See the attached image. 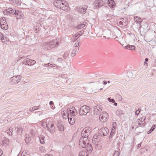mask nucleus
<instances>
[{
    "label": "nucleus",
    "instance_id": "29",
    "mask_svg": "<svg viewBox=\"0 0 156 156\" xmlns=\"http://www.w3.org/2000/svg\"><path fill=\"white\" fill-rule=\"evenodd\" d=\"M134 19L135 21L138 23L141 22L142 21L141 18L138 16L134 17Z\"/></svg>",
    "mask_w": 156,
    "mask_h": 156
},
{
    "label": "nucleus",
    "instance_id": "2",
    "mask_svg": "<svg viewBox=\"0 0 156 156\" xmlns=\"http://www.w3.org/2000/svg\"><path fill=\"white\" fill-rule=\"evenodd\" d=\"M58 42L56 40H53L43 44V47L45 50H47L52 48H57L58 46Z\"/></svg>",
    "mask_w": 156,
    "mask_h": 156
},
{
    "label": "nucleus",
    "instance_id": "51",
    "mask_svg": "<svg viewBox=\"0 0 156 156\" xmlns=\"http://www.w3.org/2000/svg\"><path fill=\"white\" fill-rule=\"evenodd\" d=\"M33 107L34 110H36L39 107V106H34V107Z\"/></svg>",
    "mask_w": 156,
    "mask_h": 156
},
{
    "label": "nucleus",
    "instance_id": "64",
    "mask_svg": "<svg viewBox=\"0 0 156 156\" xmlns=\"http://www.w3.org/2000/svg\"><path fill=\"white\" fill-rule=\"evenodd\" d=\"M111 82L110 81H108L107 83H110Z\"/></svg>",
    "mask_w": 156,
    "mask_h": 156
},
{
    "label": "nucleus",
    "instance_id": "34",
    "mask_svg": "<svg viewBox=\"0 0 156 156\" xmlns=\"http://www.w3.org/2000/svg\"><path fill=\"white\" fill-rule=\"evenodd\" d=\"M85 26V25L84 24H81L78 25L76 27V29H79L83 28Z\"/></svg>",
    "mask_w": 156,
    "mask_h": 156
},
{
    "label": "nucleus",
    "instance_id": "25",
    "mask_svg": "<svg viewBox=\"0 0 156 156\" xmlns=\"http://www.w3.org/2000/svg\"><path fill=\"white\" fill-rule=\"evenodd\" d=\"M69 109L68 110H67V112H66V113L65 112H63L62 113L63 117L64 119H66L68 118L69 117H68V113H69Z\"/></svg>",
    "mask_w": 156,
    "mask_h": 156
},
{
    "label": "nucleus",
    "instance_id": "21",
    "mask_svg": "<svg viewBox=\"0 0 156 156\" xmlns=\"http://www.w3.org/2000/svg\"><path fill=\"white\" fill-rule=\"evenodd\" d=\"M99 135L98 136L97 135H94L93 138V142L94 143L95 142L96 144V142H97L98 144V143L100 142L99 141Z\"/></svg>",
    "mask_w": 156,
    "mask_h": 156
},
{
    "label": "nucleus",
    "instance_id": "14",
    "mask_svg": "<svg viewBox=\"0 0 156 156\" xmlns=\"http://www.w3.org/2000/svg\"><path fill=\"white\" fill-rule=\"evenodd\" d=\"M46 126L48 128V130L50 133H51L54 132L55 127L53 122H50L46 125Z\"/></svg>",
    "mask_w": 156,
    "mask_h": 156
},
{
    "label": "nucleus",
    "instance_id": "63",
    "mask_svg": "<svg viewBox=\"0 0 156 156\" xmlns=\"http://www.w3.org/2000/svg\"><path fill=\"white\" fill-rule=\"evenodd\" d=\"M45 156H53L51 154H50V155H45Z\"/></svg>",
    "mask_w": 156,
    "mask_h": 156
},
{
    "label": "nucleus",
    "instance_id": "53",
    "mask_svg": "<svg viewBox=\"0 0 156 156\" xmlns=\"http://www.w3.org/2000/svg\"><path fill=\"white\" fill-rule=\"evenodd\" d=\"M107 83V82L105 80H104L103 81V84L104 85H106Z\"/></svg>",
    "mask_w": 156,
    "mask_h": 156
},
{
    "label": "nucleus",
    "instance_id": "16",
    "mask_svg": "<svg viewBox=\"0 0 156 156\" xmlns=\"http://www.w3.org/2000/svg\"><path fill=\"white\" fill-rule=\"evenodd\" d=\"M87 140H85L83 138H81L79 141V144L83 148H86L87 146Z\"/></svg>",
    "mask_w": 156,
    "mask_h": 156
},
{
    "label": "nucleus",
    "instance_id": "60",
    "mask_svg": "<svg viewBox=\"0 0 156 156\" xmlns=\"http://www.w3.org/2000/svg\"><path fill=\"white\" fill-rule=\"evenodd\" d=\"M10 0V2H13V3L15 2V0Z\"/></svg>",
    "mask_w": 156,
    "mask_h": 156
},
{
    "label": "nucleus",
    "instance_id": "23",
    "mask_svg": "<svg viewBox=\"0 0 156 156\" xmlns=\"http://www.w3.org/2000/svg\"><path fill=\"white\" fill-rule=\"evenodd\" d=\"M137 124L140 127H144L146 125L145 121H140V119H138L137 122Z\"/></svg>",
    "mask_w": 156,
    "mask_h": 156
},
{
    "label": "nucleus",
    "instance_id": "41",
    "mask_svg": "<svg viewBox=\"0 0 156 156\" xmlns=\"http://www.w3.org/2000/svg\"><path fill=\"white\" fill-rule=\"evenodd\" d=\"M94 114L96 115L99 114L100 112L98 111V109H95L94 110Z\"/></svg>",
    "mask_w": 156,
    "mask_h": 156
},
{
    "label": "nucleus",
    "instance_id": "35",
    "mask_svg": "<svg viewBox=\"0 0 156 156\" xmlns=\"http://www.w3.org/2000/svg\"><path fill=\"white\" fill-rule=\"evenodd\" d=\"M102 108L101 106H95L94 109H98V111L101 112L102 111Z\"/></svg>",
    "mask_w": 156,
    "mask_h": 156
},
{
    "label": "nucleus",
    "instance_id": "47",
    "mask_svg": "<svg viewBox=\"0 0 156 156\" xmlns=\"http://www.w3.org/2000/svg\"><path fill=\"white\" fill-rule=\"evenodd\" d=\"M65 76H66V75L65 74H63L59 75V77H61L62 78H64L65 77Z\"/></svg>",
    "mask_w": 156,
    "mask_h": 156
},
{
    "label": "nucleus",
    "instance_id": "8",
    "mask_svg": "<svg viewBox=\"0 0 156 156\" xmlns=\"http://www.w3.org/2000/svg\"><path fill=\"white\" fill-rule=\"evenodd\" d=\"M0 25L2 29L4 30H7L8 28V27L6 23L5 18L4 17H2L0 20Z\"/></svg>",
    "mask_w": 156,
    "mask_h": 156
},
{
    "label": "nucleus",
    "instance_id": "59",
    "mask_svg": "<svg viewBox=\"0 0 156 156\" xmlns=\"http://www.w3.org/2000/svg\"><path fill=\"white\" fill-rule=\"evenodd\" d=\"M145 61L147 62L148 61V58H146L145 59Z\"/></svg>",
    "mask_w": 156,
    "mask_h": 156
},
{
    "label": "nucleus",
    "instance_id": "57",
    "mask_svg": "<svg viewBox=\"0 0 156 156\" xmlns=\"http://www.w3.org/2000/svg\"><path fill=\"white\" fill-rule=\"evenodd\" d=\"M49 104L50 105H53L54 104V103L52 101H50L49 102Z\"/></svg>",
    "mask_w": 156,
    "mask_h": 156
},
{
    "label": "nucleus",
    "instance_id": "33",
    "mask_svg": "<svg viewBox=\"0 0 156 156\" xmlns=\"http://www.w3.org/2000/svg\"><path fill=\"white\" fill-rule=\"evenodd\" d=\"M75 49H73L72 50L71 52V53L70 55L73 57L76 54V48Z\"/></svg>",
    "mask_w": 156,
    "mask_h": 156
},
{
    "label": "nucleus",
    "instance_id": "44",
    "mask_svg": "<svg viewBox=\"0 0 156 156\" xmlns=\"http://www.w3.org/2000/svg\"><path fill=\"white\" fill-rule=\"evenodd\" d=\"M119 152L118 151H115L114 154L113 156H119Z\"/></svg>",
    "mask_w": 156,
    "mask_h": 156
},
{
    "label": "nucleus",
    "instance_id": "40",
    "mask_svg": "<svg viewBox=\"0 0 156 156\" xmlns=\"http://www.w3.org/2000/svg\"><path fill=\"white\" fill-rule=\"evenodd\" d=\"M116 126V123L115 122H114L112 123V129L115 130Z\"/></svg>",
    "mask_w": 156,
    "mask_h": 156
},
{
    "label": "nucleus",
    "instance_id": "6",
    "mask_svg": "<svg viewBox=\"0 0 156 156\" xmlns=\"http://www.w3.org/2000/svg\"><path fill=\"white\" fill-rule=\"evenodd\" d=\"M21 78L22 76H14L9 79L10 83L12 84H16L20 81Z\"/></svg>",
    "mask_w": 156,
    "mask_h": 156
},
{
    "label": "nucleus",
    "instance_id": "1",
    "mask_svg": "<svg viewBox=\"0 0 156 156\" xmlns=\"http://www.w3.org/2000/svg\"><path fill=\"white\" fill-rule=\"evenodd\" d=\"M54 5L57 8L61 9L67 12L69 9L67 2L65 0H62L61 2L60 0L55 1L54 2Z\"/></svg>",
    "mask_w": 156,
    "mask_h": 156
},
{
    "label": "nucleus",
    "instance_id": "43",
    "mask_svg": "<svg viewBox=\"0 0 156 156\" xmlns=\"http://www.w3.org/2000/svg\"><path fill=\"white\" fill-rule=\"evenodd\" d=\"M108 100L110 102H111L112 103L115 102V100L113 99H111V98H108Z\"/></svg>",
    "mask_w": 156,
    "mask_h": 156
},
{
    "label": "nucleus",
    "instance_id": "52",
    "mask_svg": "<svg viewBox=\"0 0 156 156\" xmlns=\"http://www.w3.org/2000/svg\"><path fill=\"white\" fill-rule=\"evenodd\" d=\"M34 110L33 107H31L29 109V111L31 112H32L34 111Z\"/></svg>",
    "mask_w": 156,
    "mask_h": 156
},
{
    "label": "nucleus",
    "instance_id": "12",
    "mask_svg": "<svg viewBox=\"0 0 156 156\" xmlns=\"http://www.w3.org/2000/svg\"><path fill=\"white\" fill-rule=\"evenodd\" d=\"M16 9L12 8H9L5 9L3 11L4 14L9 15H14L16 12Z\"/></svg>",
    "mask_w": 156,
    "mask_h": 156
},
{
    "label": "nucleus",
    "instance_id": "62",
    "mask_svg": "<svg viewBox=\"0 0 156 156\" xmlns=\"http://www.w3.org/2000/svg\"><path fill=\"white\" fill-rule=\"evenodd\" d=\"M114 105L115 106H117V103H115V102H114Z\"/></svg>",
    "mask_w": 156,
    "mask_h": 156
},
{
    "label": "nucleus",
    "instance_id": "11",
    "mask_svg": "<svg viewBox=\"0 0 156 156\" xmlns=\"http://www.w3.org/2000/svg\"><path fill=\"white\" fill-rule=\"evenodd\" d=\"M0 40H1L2 42L7 44H10V41L9 40V38L6 37H5L3 34L0 32Z\"/></svg>",
    "mask_w": 156,
    "mask_h": 156
},
{
    "label": "nucleus",
    "instance_id": "10",
    "mask_svg": "<svg viewBox=\"0 0 156 156\" xmlns=\"http://www.w3.org/2000/svg\"><path fill=\"white\" fill-rule=\"evenodd\" d=\"M108 133V129L106 127H103L99 131V136H106Z\"/></svg>",
    "mask_w": 156,
    "mask_h": 156
},
{
    "label": "nucleus",
    "instance_id": "50",
    "mask_svg": "<svg viewBox=\"0 0 156 156\" xmlns=\"http://www.w3.org/2000/svg\"><path fill=\"white\" fill-rule=\"evenodd\" d=\"M146 117H143L140 119V121H145V120L146 119Z\"/></svg>",
    "mask_w": 156,
    "mask_h": 156
},
{
    "label": "nucleus",
    "instance_id": "4",
    "mask_svg": "<svg viewBox=\"0 0 156 156\" xmlns=\"http://www.w3.org/2000/svg\"><path fill=\"white\" fill-rule=\"evenodd\" d=\"M90 108L89 107L84 105L82 106L79 109V114L80 115H86L90 111Z\"/></svg>",
    "mask_w": 156,
    "mask_h": 156
},
{
    "label": "nucleus",
    "instance_id": "17",
    "mask_svg": "<svg viewBox=\"0 0 156 156\" xmlns=\"http://www.w3.org/2000/svg\"><path fill=\"white\" fill-rule=\"evenodd\" d=\"M14 15H15V16L17 19H21L23 16V14L22 12L19 10H16V12Z\"/></svg>",
    "mask_w": 156,
    "mask_h": 156
},
{
    "label": "nucleus",
    "instance_id": "42",
    "mask_svg": "<svg viewBox=\"0 0 156 156\" xmlns=\"http://www.w3.org/2000/svg\"><path fill=\"white\" fill-rule=\"evenodd\" d=\"M15 4L17 5H20L21 4V1H20L19 0H15Z\"/></svg>",
    "mask_w": 156,
    "mask_h": 156
},
{
    "label": "nucleus",
    "instance_id": "38",
    "mask_svg": "<svg viewBox=\"0 0 156 156\" xmlns=\"http://www.w3.org/2000/svg\"><path fill=\"white\" fill-rule=\"evenodd\" d=\"M69 55V53L68 52H66L64 53V54L63 55V57L65 59H66L68 57Z\"/></svg>",
    "mask_w": 156,
    "mask_h": 156
},
{
    "label": "nucleus",
    "instance_id": "3",
    "mask_svg": "<svg viewBox=\"0 0 156 156\" xmlns=\"http://www.w3.org/2000/svg\"><path fill=\"white\" fill-rule=\"evenodd\" d=\"M69 112L68 114L69 122L71 125H73L75 121L74 116L77 114V111L75 107H72L71 108H69Z\"/></svg>",
    "mask_w": 156,
    "mask_h": 156
},
{
    "label": "nucleus",
    "instance_id": "46",
    "mask_svg": "<svg viewBox=\"0 0 156 156\" xmlns=\"http://www.w3.org/2000/svg\"><path fill=\"white\" fill-rule=\"evenodd\" d=\"M57 61L58 62H60L62 63L63 61V60L61 58H58L57 59Z\"/></svg>",
    "mask_w": 156,
    "mask_h": 156
},
{
    "label": "nucleus",
    "instance_id": "22",
    "mask_svg": "<svg viewBox=\"0 0 156 156\" xmlns=\"http://www.w3.org/2000/svg\"><path fill=\"white\" fill-rule=\"evenodd\" d=\"M30 135H32L33 136H34V135H33V133H31L30 134V135H27L25 137V141L26 142L27 144H28V143H29L31 140V138L30 136Z\"/></svg>",
    "mask_w": 156,
    "mask_h": 156
},
{
    "label": "nucleus",
    "instance_id": "20",
    "mask_svg": "<svg viewBox=\"0 0 156 156\" xmlns=\"http://www.w3.org/2000/svg\"><path fill=\"white\" fill-rule=\"evenodd\" d=\"M108 6L110 8H113L115 6L114 0H108L107 1Z\"/></svg>",
    "mask_w": 156,
    "mask_h": 156
},
{
    "label": "nucleus",
    "instance_id": "32",
    "mask_svg": "<svg viewBox=\"0 0 156 156\" xmlns=\"http://www.w3.org/2000/svg\"><path fill=\"white\" fill-rule=\"evenodd\" d=\"M44 136H40L39 137L40 142L42 144L44 143Z\"/></svg>",
    "mask_w": 156,
    "mask_h": 156
},
{
    "label": "nucleus",
    "instance_id": "48",
    "mask_svg": "<svg viewBox=\"0 0 156 156\" xmlns=\"http://www.w3.org/2000/svg\"><path fill=\"white\" fill-rule=\"evenodd\" d=\"M79 44V42L77 43H76L74 44V46L75 47H77L78 46Z\"/></svg>",
    "mask_w": 156,
    "mask_h": 156
},
{
    "label": "nucleus",
    "instance_id": "56",
    "mask_svg": "<svg viewBox=\"0 0 156 156\" xmlns=\"http://www.w3.org/2000/svg\"><path fill=\"white\" fill-rule=\"evenodd\" d=\"M2 154V151L1 149L0 148V156H1Z\"/></svg>",
    "mask_w": 156,
    "mask_h": 156
},
{
    "label": "nucleus",
    "instance_id": "27",
    "mask_svg": "<svg viewBox=\"0 0 156 156\" xmlns=\"http://www.w3.org/2000/svg\"><path fill=\"white\" fill-rule=\"evenodd\" d=\"M13 131V129L12 128H9L8 130H7L6 132L9 136H12V132Z\"/></svg>",
    "mask_w": 156,
    "mask_h": 156
},
{
    "label": "nucleus",
    "instance_id": "26",
    "mask_svg": "<svg viewBox=\"0 0 156 156\" xmlns=\"http://www.w3.org/2000/svg\"><path fill=\"white\" fill-rule=\"evenodd\" d=\"M125 48L126 49H129V50H134L135 48V47L134 46L130 45H128L126 46H125Z\"/></svg>",
    "mask_w": 156,
    "mask_h": 156
},
{
    "label": "nucleus",
    "instance_id": "30",
    "mask_svg": "<svg viewBox=\"0 0 156 156\" xmlns=\"http://www.w3.org/2000/svg\"><path fill=\"white\" fill-rule=\"evenodd\" d=\"M79 156H89L87 154V153L84 151H82L80 152Z\"/></svg>",
    "mask_w": 156,
    "mask_h": 156
},
{
    "label": "nucleus",
    "instance_id": "37",
    "mask_svg": "<svg viewBox=\"0 0 156 156\" xmlns=\"http://www.w3.org/2000/svg\"><path fill=\"white\" fill-rule=\"evenodd\" d=\"M45 66L48 67V66L49 67H55V64H51L50 63H48V64H45L44 65Z\"/></svg>",
    "mask_w": 156,
    "mask_h": 156
},
{
    "label": "nucleus",
    "instance_id": "9",
    "mask_svg": "<svg viewBox=\"0 0 156 156\" xmlns=\"http://www.w3.org/2000/svg\"><path fill=\"white\" fill-rule=\"evenodd\" d=\"M108 117V114L106 112H103L100 115V120L101 122H103L107 120Z\"/></svg>",
    "mask_w": 156,
    "mask_h": 156
},
{
    "label": "nucleus",
    "instance_id": "13",
    "mask_svg": "<svg viewBox=\"0 0 156 156\" xmlns=\"http://www.w3.org/2000/svg\"><path fill=\"white\" fill-rule=\"evenodd\" d=\"M87 6V5H83V6H78L76 8V10L78 12L82 14H84L86 12Z\"/></svg>",
    "mask_w": 156,
    "mask_h": 156
},
{
    "label": "nucleus",
    "instance_id": "31",
    "mask_svg": "<svg viewBox=\"0 0 156 156\" xmlns=\"http://www.w3.org/2000/svg\"><path fill=\"white\" fill-rule=\"evenodd\" d=\"M116 114L118 116H122L123 114L122 111L120 109L117 110L116 111Z\"/></svg>",
    "mask_w": 156,
    "mask_h": 156
},
{
    "label": "nucleus",
    "instance_id": "49",
    "mask_svg": "<svg viewBox=\"0 0 156 156\" xmlns=\"http://www.w3.org/2000/svg\"><path fill=\"white\" fill-rule=\"evenodd\" d=\"M21 156H28V154H24L23 152L21 154Z\"/></svg>",
    "mask_w": 156,
    "mask_h": 156
},
{
    "label": "nucleus",
    "instance_id": "55",
    "mask_svg": "<svg viewBox=\"0 0 156 156\" xmlns=\"http://www.w3.org/2000/svg\"><path fill=\"white\" fill-rule=\"evenodd\" d=\"M144 65L146 66H147L148 65V64L147 62H144Z\"/></svg>",
    "mask_w": 156,
    "mask_h": 156
},
{
    "label": "nucleus",
    "instance_id": "5",
    "mask_svg": "<svg viewBox=\"0 0 156 156\" xmlns=\"http://www.w3.org/2000/svg\"><path fill=\"white\" fill-rule=\"evenodd\" d=\"M91 131L87 127L85 128L82 131V137L85 139V140L88 139L89 136L90 134Z\"/></svg>",
    "mask_w": 156,
    "mask_h": 156
},
{
    "label": "nucleus",
    "instance_id": "19",
    "mask_svg": "<svg viewBox=\"0 0 156 156\" xmlns=\"http://www.w3.org/2000/svg\"><path fill=\"white\" fill-rule=\"evenodd\" d=\"M82 31H79L78 33L75 34L72 37V39L73 41H75L76 40L80 35H82Z\"/></svg>",
    "mask_w": 156,
    "mask_h": 156
},
{
    "label": "nucleus",
    "instance_id": "39",
    "mask_svg": "<svg viewBox=\"0 0 156 156\" xmlns=\"http://www.w3.org/2000/svg\"><path fill=\"white\" fill-rule=\"evenodd\" d=\"M88 147L89 148L87 149H89V150H92V146L90 144L87 143V146L86 147V148H87Z\"/></svg>",
    "mask_w": 156,
    "mask_h": 156
},
{
    "label": "nucleus",
    "instance_id": "28",
    "mask_svg": "<svg viewBox=\"0 0 156 156\" xmlns=\"http://www.w3.org/2000/svg\"><path fill=\"white\" fill-rule=\"evenodd\" d=\"M156 127V125L154 124L153 125L152 127L150 129V130L149 131H147V133L148 134H150L151 132H152L155 129Z\"/></svg>",
    "mask_w": 156,
    "mask_h": 156
},
{
    "label": "nucleus",
    "instance_id": "54",
    "mask_svg": "<svg viewBox=\"0 0 156 156\" xmlns=\"http://www.w3.org/2000/svg\"><path fill=\"white\" fill-rule=\"evenodd\" d=\"M46 125H47V124L45 122H43L42 123V126H45V125L46 126Z\"/></svg>",
    "mask_w": 156,
    "mask_h": 156
},
{
    "label": "nucleus",
    "instance_id": "15",
    "mask_svg": "<svg viewBox=\"0 0 156 156\" xmlns=\"http://www.w3.org/2000/svg\"><path fill=\"white\" fill-rule=\"evenodd\" d=\"M23 64L31 66L34 64L36 63V61L29 58H26L23 60Z\"/></svg>",
    "mask_w": 156,
    "mask_h": 156
},
{
    "label": "nucleus",
    "instance_id": "45",
    "mask_svg": "<svg viewBox=\"0 0 156 156\" xmlns=\"http://www.w3.org/2000/svg\"><path fill=\"white\" fill-rule=\"evenodd\" d=\"M140 111V108H139L138 110H136V111L135 112V115H138L139 114Z\"/></svg>",
    "mask_w": 156,
    "mask_h": 156
},
{
    "label": "nucleus",
    "instance_id": "18",
    "mask_svg": "<svg viewBox=\"0 0 156 156\" xmlns=\"http://www.w3.org/2000/svg\"><path fill=\"white\" fill-rule=\"evenodd\" d=\"M15 130L16 131L17 136H21L23 131V128L21 126H19L15 128Z\"/></svg>",
    "mask_w": 156,
    "mask_h": 156
},
{
    "label": "nucleus",
    "instance_id": "7",
    "mask_svg": "<svg viewBox=\"0 0 156 156\" xmlns=\"http://www.w3.org/2000/svg\"><path fill=\"white\" fill-rule=\"evenodd\" d=\"M108 0H97L95 2V6L96 9H98L101 6L104 5L107 2Z\"/></svg>",
    "mask_w": 156,
    "mask_h": 156
},
{
    "label": "nucleus",
    "instance_id": "58",
    "mask_svg": "<svg viewBox=\"0 0 156 156\" xmlns=\"http://www.w3.org/2000/svg\"><path fill=\"white\" fill-rule=\"evenodd\" d=\"M141 143H140L138 144V147H140L141 146Z\"/></svg>",
    "mask_w": 156,
    "mask_h": 156
},
{
    "label": "nucleus",
    "instance_id": "61",
    "mask_svg": "<svg viewBox=\"0 0 156 156\" xmlns=\"http://www.w3.org/2000/svg\"><path fill=\"white\" fill-rule=\"evenodd\" d=\"M119 24L120 25H122V21H120L119 22Z\"/></svg>",
    "mask_w": 156,
    "mask_h": 156
},
{
    "label": "nucleus",
    "instance_id": "24",
    "mask_svg": "<svg viewBox=\"0 0 156 156\" xmlns=\"http://www.w3.org/2000/svg\"><path fill=\"white\" fill-rule=\"evenodd\" d=\"M57 126L59 130L61 131L64 130V126L61 123L58 122L57 124Z\"/></svg>",
    "mask_w": 156,
    "mask_h": 156
},
{
    "label": "nucleus",
    "instance_id": "36",
    "mask_svg": "<svg viewBox=\"0 0 156 156\" xmlns=\"http://www.w3.org/2000/svg\"><path fill=\"white\" fill-rule=\"evenodd\" d=\"M115 130L112 129L110 133V135L109 136V137L110 138H112V136H113V135L114 134H115Z\"/></svg>",
    "mask_w": 156,
    "mask_h": 156
}]
</instances>
